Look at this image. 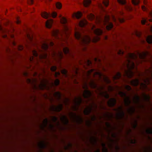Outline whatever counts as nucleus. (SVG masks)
<instances>
[{
    "mask_svg": "<svg viewBox=\"0 0 152 152\" xmlns=\"http://www.w3.org/2000/svg\"><path fill=\"white\" fill-rule=\"evenodd\" d=\"M83 88L85 89L83 94V96L85 99H90L91 97L92 96L91 92L88 90V87L86 82H84L83 86Z\"/></svg>",
    "mask_w": 152,
    "mask_h": 152,
    "instance_id": "7",
    "label": "nucleus"
},
{
    "mask_svg": "<svg viewBox=\"0 0 152 152\" xmlns=\"http://www.w3.org/2000/svg\"><path fill=\"white\" fill-rule=\"evenodd\" d=\"M92 119L93 121H94L96 119V117L95 116H94L92 118Z\"/></svg>",
    "mask_w": 152,
    "mask_h": 152,
    "instance_id": "58",
    "label": "nucleus"
},
{
    "mask_svg": "<svg viewBox=\"0 0 152 152\" xmlns=\"http://www.w3.org/2000/svg\"><path fill=\"white\" fill-rule=\"evenodd\" d=\"M48 119L47 118L45 119L43 121V123H44V127H46L47 126L48 123Z\"/></svg>",
    "mask_w": 152,
    "mask_h": 152,
    "instance_id": "47",
    "label": "nucleus"
},
{
    "mask_svg": "<svg viewBox=\"0 0 152 152\" xmlns=\"http://www.w3.org/2000/svg\"><path fill=\"white\" fill-rule=\"evenodd\" d=\"M146 132L149 134H152V129L151 128L148 129L146 130Z\"/></svg>",
    "mask_w": 152,
    "mask_h": 152,
    "instance_id": "46",
    "label": "nucleus"
},
{
    "mask_svg": "<svg viewBox=\"0 0 152 152\" xmlns=\"http://www.w3.org/2000/svg\"><path fill=\"white\" fill-rule=\"evenodd\" d=\"M54 43L53 42H50V46H53L54 45Z\"/></svg>",
    "mask_w": 152,
    "mask_h": 152,
    "instance_id": "57",
    "label": "nucleus"
},
{
    "mask_svg": "<svg viewBox=\"0 0 152 152\" xmlns=\"http://www.w3.org/2000/svg\"><path fill=\"white\" fill-rule=\"evenodd\" d=\"M144 96L145 100L147 102H149L150 99V97L148 95H147L145 94H144Z\"/></svg>",
    "mask_w": 152,
    "mask_h": 152,
    "instance_id": "37",
    "label": "nucleus"
},
{
    "mask_svg": "<svg viewBox=\"0 0 152 152\" xmlns=\"http://www.w3.org/2000/svg\"><path fill=\"white\" fill-rule=\"evenodd\" d=\"M56 7L58 9H61L62 7V5L59 2H57L56 3Z\"/></svg>",
    "mask_w": 152,
    "mask_h": 152,
    "instance_id": "39",
    "label": "nucleus"
},
{
    "mask_svg": "<svg viewBox=\"0 0 152 152\" xmlns=\"http://www.w3.org/2000/svg\"><path fill=\"white\" fill-rule=\"evenodd\" d=\"M33 0H28V4H32L34 3Z\"/></svg>",
    "mask_w": 152,
    "mask_h": 152,
    "instance_id": "51",
    "label": "nucleus"
},
{
    "mask_svg": "<svg viewBox=\"0 0 152 152\" xmlns=\"http://www.w3.org/2000/svg\"><path fill=\"white\" fill-rule=\"evenodd\" d=\"M71 114L72 116H74L75 118H76L77 121L78 123H80L82 122V119L81 117L79 116H77L75 114L73 115L72 113H71Z\"/></svg>",
    "mask_w": 152,
    "mask_h": 152,
    "instance_id": "30",
    "label": "nucleus"
},
{
    "mask_svg": "<svg viewBox=\"0 0 152 152\" xmlns=\"http://www.w3.org/2000/svg\"><path fill=\"white\" fill-rule=\"evenodd\" d=\"M142 8L143 11H146L148 12V16L149 17L152 18V10H149L148 8L144 6H142Z\"/></svg>",
    "mask_w": 152,
    "mask_h": 152,
    "instance_id": "20",
    "label": "nucleus"
},
{
    "mask_svg": "<svg viewBox=\"0 0 152 152\" xmlns=\"http://www.w3.org/2000/svg\"><path fill=\"white\" fill-rule=\"evenodd\" d=\"M61 73L66 77L67 76V71L65 69H63L61 71Z\"/></svg>",
    "mask_w": 152,
    "mask_h": 152,
    "instance_id": "36",
    "label": "nucleus"
},
{
    "mask_svg": "<svg viewBox=\"0 0 152 152\" xmlns=\"http://www.w3.org/2000/svg\"><path fill=\"white\" fill-rule=\"evenodd\" d=\"M57 15V13L55 12H53L52 14L48 13L46 12H43L41 13L42 17L46 19H47L51 16L53 18H55L56 17Z\"/></svg>",
    "mask_w": 152,
    "mask_h": 152,
    "instance_id": "10",
    "label": "nucleus"
},
{
    "mask_svg": "<svg viewBox=\"0 0 152 152\" xmlns=\"http://www.w3.org/2000/svg\"><path fill=\"white\" fill-rule=\"evenodd\" d=\"M49 83L48 81H42L40 84L39 85V89L43 90L45 88H47V84Z\"/></svg>",
    "mask_w": 152,
    "mask_h": 152,
    "instance_id": "16",
    "label": "nucleus"
},
{
    "mask_svg": "<svg viewBox=\"0 0 152 152\" xmlns=\"http://www.w3.org/2000/svg\"><path fill=\"white\" fill-rule=\"evenodd\" d=\"M60 75V73L59 72H55V76L57 77L58 76Z\"/></svg>",
    "mask_w": 152,
    "mask_h": 152,
    "instance_id": "50",
    "label": "nucleus"
},
{
    "mask_svg": "<svg viewBox=\"0 0 152 152\" xmlns=\"http://www.w3.org/2000/svg\"><path fill=\"white\" fill-rule=\"evenodd\" d=\"M151 79L152 80V72L151 77H146L145 79H143L142 80L144 82L140 83L139 79H136L131 80L130 82V84L134 86H137L140 85V88L141 89H144L147 87V84L150 83V81Z\"/></svg>",
    "mask_w": 152,
    "mask_h": 152,
    "instance_id": "4",
    "label": "nucleus"
},
{
    "mask_svg": "<svg viewBox=\"0 0 152 152\" xmlns=\"http://www.w3.org/2000/svg\"><path fill=\"white\" fill-rule=\"evenodd\" d=\"M118 94L121 97L124 98V101L125 105L129 107L128 110V112L130 114H132L134 112L135 110L134 107L130 106L131 101L129 97H127L126 93L124 91H119L118 92Z\"/></svg>",
    "mask_w": 152,
    "mask_h": 152,
    "instance_id": "6",
    "label": "nucleus"
},
{
    "mask_svg": "<svg viewBox=\"0 0 152 152\" xmlns=\"http://www.w3.org/2000/svg\"><path fill=\"white\" fill-rule=\"evenodd\" d=\"M54 95L57 98L58 100H59L61 98V94L60 92L57 91L54 93Z\"/></svg>",
    "mask_w": 152,
    "mask_h": 152,
    "instance_id": "27",
    "label": "nucleus"
},
{
    "mask_svg": "<svg viewBox=\"0 0 152 152\" xmlns=\"http://www.w3.org/2000/svg\"><path fill=\"white\" fill-rule=\"evenodd\" d=\"M118 19H119V21L120 22H123L124 21V19H120V18H119Z\"/></svg>",
    "mask_w": 152,
    "mask_h": 152,
    "instance_id": "56",
    "label": "nucleus"
},
{
    "mask_svg": "<svg viewBox=\"0 0 152 152\" xmlns=\"http://www.w3.org/2000/svg\"><path fill=\"white\" fill-rule=\"evenodd\" d=\"M40 146L41 148H44L46 147V145L44 142H42L40 144Z\"/></svg>",
    "mask_w": 152,
    "mask_h": 152,
    "instance_id": "42",
    "label": "nucleus"
},
{
    "mask_svg": "<svg viewBox=\"0 0 152 152\" xmlns=\"http://www.w3.org/2000/svg\"><path fill=\"white\" fill-rule=\"evenodd\" d=\"M92 109L93 107L92 106L90 107H88L84 110V114L86 115H89L91 112Z\"/></svg>",
    "mask_w": 152,
    "mask_h": 152,
    "instance_id": "21",
    "label": "nucleus"
},
{
    "mask_svg": "<svg viewBox=\"0 0 152 152\" xmlns=\"http://www.w3.org/2000/svg\"><path fill=\"white\" fill-rule=\"evenodd\" d=\"M59 80L58 79H56L54 82V84L56 86H58L59 84Z\"/></svg>",
    "mask_w": 152,
    "mask_h": 152,
    "instance_id": "40",
    "label": "nucleus"
},
{
    "mask_svg": "<svg viewBox=\"0 0 152 152\" xmlns=\"http://www.w3.org/2000/svg\"><path fill=\"white\" fill-rule=\"evenodd\" d=\"M102 145L103 147L104 148V149L103 150L104 152H107V149H106V148L105 147V144L104 143H102Z\"/></svg>",
    "mask_w": 152,
    "mask_h": 152,
    "instance_id": "49",
    "label": "nucleus"
},
{
    "mask_svg": "<svg viewBox=\"0 0 152 152\" xmlns=\"http://www.w3.org/2000/svg\"><path fill=\"white\" fill-rule=\"evenodd\" d=\"M125 89L128 91H130L132 90V88L129 85H126L125 86Z\"/></svg>",
    "mask_w": 152,
    "mask_h": 152,
    "instance_id": "45",
    "label": "nucleus"
},
{
    "mask_svg": "<svg viewBox=\"0 0 152 152\" xmlns=\"http://www.w3.org/2000/svg\"><path fill=\"white\" fill-rule=\"evenodd\" d=\"M63 106L62 104H60L58 106H53L52 109L54 111L59 112L61 111L63 109Z\"/></svg>",
    "mask_w": 152,
    "mask_h": 152,
    "instance_id": "19",
    "label": "nucleus"
},
{
    "mask_svg": "<svg viewBox=\"0 0 152 152\" xmlns=\"http://www.w3.org/2000/svg\"><path fill=\"white\" fill-rule=\"evenodd\" d=\"M74 101L75 104V105L74 107L75 111L77 110V106L80 105L83 102V100L82 98L79 96L77 98H75Z\"/></svg>",
    "mask_w": 152,
    "mask_h": 152,
    "instance_id": "13",
    "label": "nucleus"
},
{
    "mask_svg": "<svg viewBox=\"0 0 152 152\" xmlns=\"http://www.w3.org/2000/svg\"><path fill=\"white\" fill-rule=\"evenodd\" d=\"M70 100L69 99L66 98L64 101V103L66 105H69Z\"/></svg>",
    "mask_w": 152,
    "mask_h": 152,
    "instance_id": "43",
    "label": "nucleus"
},
{
    "mask_svg": "<svg viewBox=\"0 0 152 152\" xmlns=\"http://www.w3.org/2000/svg\"><path fill=\"white\" fill-rule=\"evenodd\" d=\"M91 0H84L83 4L85 7H88L91 4Z\"/></svg>",
    "mask_w": 152,
    "mask_h": 152,
    "instance_id": "25",
    "label": "nucleus"
},
{
    "mask_svg": "<svg viewBox=\"0 0 152 152\" xmlns=\"http://www.w3.org/2000/svg\"><path fill=\"white\" fill-rule=\"evenodd\" d=\"M31 51V56H29L28 57L29 60L31 62H32L34 61V58L33 56L36 57H39L40 58L42 57V54L39 55L37 51L35 50H32Z\"/></svg>",
    "mask_w": 152,
    "mask_h": 152,
    "instance_id": "9",
    "label": "nucleus"
},
{
    "mask_svg": "<svg viewBox=\"0 0 152 152\" xmlns=\"http://www.w3.org/2000/svg\"><path fill=\"white\" fill-rule=\"evenodd\" d=\"M94 152H100V151L99 149H97V150L95 151Z\"/></svg>",
    "mask_w": 152,
    "mask_h": 152,
    "instance_id": "64",
    "label": "nucleus"
},
{
    "mask_svg": "<svg viewBox=\"0 0 152 152\" xmlns=\"http://www.w3.org/2000/svg\"><path fill=\"white\" fill-rule=\"evenodd\" d=\"M59 32L58 30H56L53 31L52 35L53 36L57 38L58 37V35Z\"/></svg>",
    "mask_w": 152,
    "mask_h": 152,
    "instance_id": "35",
    "label": "nucleus"
},
{
    "mask_svg": "<svg viewBox=\"0 0 152 152\" xmlns=\"http://www.w3.org/2000/svg\"><path fill=\"white\" fill-rule=\"evenodd\" d=\"M148 54V53L144 52H142V53L138 52L137 55L133 53L129 54L127 59V63L126 64L127 68L130 71L131 75H133V73L131 70L135 68V64L131 60L137 62L138 61V58H139L140 59L145 60H146V58Z\"/></svg>",
    "mask_w": 152,
    "mask_h": 152,
    "instance_id": "2",
    "label": "nucleus"
},
{
    "mask_svg": "<svg viewBox=\"0 0 152 152\" xmlns=\"http://www.w3.org/2000/svg\"><path fill=\"white\" fill-rule=\"evenodd\" d=\"M118 53L120 55H123L124 54V52L121 50H120Z\"/></svg>",
    "mask_w": 152,
    "mask_h": 152,
    "instance_id": "55",
    "label": "nucleus"
},
{
    "mask_svg": "<svg viewBox=\"0 0 152 152\" xmlns=\"http://www.w3.org/2000/svg\"><path fill=\"white\" fill-rule=\"evenodd\" d=\"M91 82L89 83L90 87L92 88L96 89L99 91V94L100 96L106 99H108L109 98V94L106 91H103L104 89V86L103 85L102 86H98L92 79H91Z\"/></svg>",
    "mask_w": 152,
    "mask_h": 152,
    "instance_id": "5",
    "label": "nucleus"
},
{
    "mask_svg": "<svg viewBox=\"0 0 152 152\" xmlns=\"http://www.w3.org/2000/svg\"><path fill=\"white\" fill-rule=\"evenodd\" d=\"M146 40L149 44L152 43V36L149 35L146 38Z\"/></svg>",
    "mask_w": 152,
    "mask_h": 152,
    "instance_id": "31",
    "label": "nucleus"
},
{
    "mask_svg": "<svg viewBox=\"0 0 152 152\" xmlns=\"http://www.w3.org/2000/svg\"><path fill=\"white\" fill-rule=\"evenodd\" d=\"M106 124L108 127H110V125L108 123H107Z\"/></svg>",
    "mask_w": 152,
    "mask_h": 152,
    "instance_id": "60",
    "label": "nucleus"
},
{
    "mask_svg": "<svg viewBox=\"0 0 152 152\" xmlns=\"http://www.w3.org/2000/svg\"><path fill=\"white\" fill-rule=\"evenodd\" d=\"M148 20L150 22H151L152 21V19L151 18L148 19V18H143L141 20V22L142 24L144 25L146 23H147Z\"/></svg>",
    "mask_w": 152,
    "mask_h": 152,
    "instance_id": "29",
    "label": "nucleus"
},
{
    "mask_svg": "<svg viewBox=\"0 0 152 152\" xmlns=\"http://www.w3.org/2000/svg\"><path fill=\"white\" fill-rule=\"evenodd\" d=\"M95 75H98L100 80L101 79H102V77H103V80L106 83L108 84L111 83V81L109 79L108 77L105 75H103L100 72H96L93 75L94 76Z\"/></svg>",
    "mask_w": 152,
    "mask_h": 152,
    "instance_id": "8",
    "label": "nucleus"
},
{
    "mask_svg": "<svg viewBox=\"0 0 152 152\" xmlns=\"http://www.w3.org/2000/svg\"><path fill=\"white\" fill-rule=\"evenodd\" d=\"M88 24V22L86 20H82L80 21L79 25L81 27H85Z\"/></svg>",
    "mask_w": 152,
    "mask_h": 152,
    "instance_id": "23",
    "label": "nucleus"
},
{
    "mask_svg": "<svg viewBox=\"0 0 152 152\" xmlns=\"http://www.w3.org/2000/svg\"><path fill=\"white\" fill-rule=\"evenodd\" d=\"M113 20L115 22H116V19H115V18L114 17H113Z\"/></svg>",
    "mask_w": 152,
    "mask_h": 152,
    "instance_id": "59",
    "label": "nucleus"
},
{
    "mask_svg": "<svg viewBox=\"0 0 152 152\" xmlns=\"http://www.w3.org/2000/svg\"><path fill=\"white\" fill-rule=\"evenodd\" d=\"M17 23L18 24H19V23H20V21L18 19L17 20Z\"/></svg>",
    "mask_w": 152,
    "mask_h": 152,
    "instance_id": "61",
    "label": "nucleus"
},
{
    "mask_svg": "<svg viewBox=\"0 0 152 152\" xmlns=\"http://www.w3.org/2000/svg\"><path fill=\"white\" fill-rule=\"evenodd\" d=\"M132 3L134 5H137L140 2V0H132Z\"/></svg>",
    "mask_w": 152,
    "mask_h": 152,
    "instance_id": "38",
    "label": "nucleus"
},
{
    "mask_svg": "<svg viewBox=\"0 0 152 152\" xmlns=\"http://www.w3.org/2000/svg\"><path fill=\"white\" fill-rule=\"evenodd\" d=\"M61 22L62 24H65L67 23V20L65 18L61 17Z\"/></svg>",
    "mask_w": 152,
    "mask_h": 152,
    "instance_id": "33",
    "label": "nucleus"
},
{
    "mask_svg": "<svg viewBox=\"0 0 152 152\" xmlns=\"http://www.w3.org/2000/svg\"><path fill=\"white\" fill-rule=\"evenodd\" d=\"M74 36L75 38L78 41L82 47V49L84 51L87 50V46L91 42H96L100 40L99 37H91L88 35H82L77 31H75Z\"/></svg>",
    "mask_w": 152,
    "mask_h": 152,
    "instance_id": "1",
    "label": "nucleus"
},
{
    "mask_svg": "<svg viewBox=\"0 0 152 152\" xmlns=\"http://www.w3.org/2000/svg\"><path fill=\"white\" fill-rule=\"evenodd\" d=\"M140 100V97L138 96H136L134 99V103L137 104L139 103Z\"/></svg>",
    "mask_w": 152,
    "mask_h": 152,
    "instance_id": "34",
    "label": "nucleus"
},
{
    "mask_svg": "<svg viewBox=\"0 0 152 152\" xmlns=\"http://www.w3.org/2000/svg\"><path fill=\"white\" fill-rule=\"evenodd\" d=\"M103 4L106 7H107L109 4V1L108 0H104L102 2Z\"/></svg>",
    "mask_w": 152,
    "mask_h": 152,
    "instance_id": "41",
    "label": "nucleus"
},
{
    "mask_svg": "<svg viewBox=\"0 0 152 152\" xmlns=\"http://www.w3.org/2000/svg\"><path fill=\"white\" fill-rule=\"evenodd\" d=\"M57 118L56 116L53 117V120L54 122H56L57 121Z\"/></svg>",
    "mask_w": 152,
    "mask_h": 152,
    "instance_id": "52",
    "label": "nucleus"
},
{
    "mask_svg": "<svg viewBox=\"0 0 152 152\" xmlns=\"http://www.w3.org/2000/svg\"><path fill=\"white\" fill-rule=\"evenodd\" d=\"M23 48L22 46H20L19 47H18V49L19 50H23Z\"/></svg>",
    "mask_w": 152,
    "mask_h": 152,
    "instance_id": "54",
    "label": "nucleus"
},
{
    "mask_svg": "<svg viewBox=\"0 0 152 152\" xmlns=\"http://www.w3.org/2000/svg\"><path fill=\"white\" fill-rule=\"evenodd\" d=\"M75 16L77 19L80 18L82 16V14L81 12H78L74 14Z\"/></svg>",
    "mask_w": 152,
    "mask_h": 152,
    "instance_id": "32",
    "label": "nucleus"
},
{
    "mask_svg": "<svg viewBox=\"0 0 152 152\" xmlns=\"http://www.w3.org/2000/svg\"><path fill=\"white\" fill-rule=\"evenodd\" d=\"M41 47L45 51H47L49 47L48 45L46 42L43 43L41 45Z\"/></svg>",
    "mask_w": 152,
    "mask_h": 152,
    "instance_id": "26",
    "label": "nucleus"
},
{
    "mask_svg": "<svg viewBox=\"0 0 152 152\" xmlns=\"http://www.w3.org/2000/svg\"><path fill=\"white\" fill-rule=\"evenodd\" d=\"M118 1L121 4L124 5V7L126 10L128 11H131L132 10L131 7L126 4L125 0H118Z\"/></svg>",
    "mask_w": 152,
    "mask_h": 152,
    "instance_id": "15",
    "label": "nucleus"
},
{
    "mask_svg": "<svg viewBox=\"0 0 152 152\" xmlns=\"http://www.w3.org/2000/svg\"><path fill=\"white\" fill-rule=\"evenodd\" d=\"M27 37L28 39L31 41L32 42L33 40V37L28 34H27Z\"/></svg>",
    "mask_w": 152,
    "mask_h": 152,
    "instance_id": "44",
    "label": "nucleus"
},
{
    "mask_svg": "<svg viewBox=\"0 0 152 152\" xmlns=\"http://www.w3.org/2000/svg\"><path fill=\"white\" fill-rule=\"evenodd\" d=\"M53 54V55L56 58H55V60H56L57 58H58L59 60H60L64 57V55H63L61 50H58V52H57L54 51Z\"/></svg>",
    "mask_w": 152,
    "mask_h": 152,
    "instance_id": "14",
    "label": "nucleus"
},
{
    "mask_svg": "<svg viewBox=\"0 0 152 152\" xmlns=\"http://www.w3.org/2000/svg\"><path fill=\"white\" fill-rule=\"evenodd\" d=\"M63 51L64 54L68 57H73V55L72 52H71L68 48L66 47L63 46ZM64 54V53H63Z\"/></svg>",
    "mask_w": 152,
    "mask_h": 152,
    "instance_id": "11",
    "label": "nucleus"
},
{
    "mask_svg": "<svg viewBox=\"0 0 152 152\" xmlns=\"http://www.w3.org/2000/svg\"><path fill=\"white\" fill-rule=\"evenodd\" d=\"M121 77V74L120 72L116 73L115 75L112 76V78L113 80L119 79Z\"/></svg>",
    "mask_w": 152,
    "mask_h": 152,
    "instance_id": "24",
    "label": "nucleus"
},
{
    "mask_svg": "<svg viewBox=\"0 0 152 152\" xmlns=\"http://www.w3.org/2000/svg\"><path fill=\"white\" fill-rule=\"evenodd\" d=\"M137 121H135V125H134V128L136 127V126H137Z\"/></svg>",
    "mask_w": 152,
    "mask_h": 152,
    "instance_id": "62",
    "label": "nucleus"
},
{
    "mask_svg": "<svg viewBox=\"0 0 152 152\" xmlns=\"http://www.w3.org/2000/svg\"><path fill=\"white\" fill-rule=\"evenodd\" d=\"M53 23V21L52 19L48 20L46 22V26L49 28H51Z\"/></svg>",
    "mask_w": 152,
    "mask_h": 152,
    "instance_id": "22",
    "label": "nucleus"
},
{
    "mask_svg": "<svg viewBox=\"0 0 152 152\" xmlns=\"http://www.w3.org/2000/svg\"><path fill=\"white\" fill-rule=\"evenodd\" d=\"M57 69V67L56 66H53L50 68L51 70L53 72L55 71Z\"/></svg>",
    "mask_w": 152,
    "mask_h": 152,
    "instance_id": "48",
    "label": "nucleus"
},
{
    "mask_svg": "<svg viewBox=\"0 0 152 152\" xmlns=\"http://www.w3.org/2000/svg\"><path fill=\"white\" fill-rule=\"evenodd\" d=\"M88 19L90 20H95L97 22V24L100 25L102 27L104 26V28H105L107 30H110L113 27V23L110 22V17L107 15H105L103 18L101 17L97 18L92 14H90L88 15Z\"/></svg>",
    "mask_w": 152,
    "mask_h": 152,
    "instance_id": "3",
    "label": "nucleus"
},
{
    "mask_svg": "<svg viewBox=\"0 0 152 152\" xmlns=\"http://www.w3.org/2000/svg\"><path fill=\"white\" fill-rule=\"evenodd\" d=\"M91 72L89 71L88 73L87 74V78L88 79H90V75L91 74Z\"/></svg>",
    "mask_w": 152,
    "mask_h": 152,
    "instance_id": "53",
    "label": "nucleus"
},
{
    "mask_svg": "<svg viewBox=\"0 0 152 152\" xmlns=\"http://www.w3.org/2000/svg\"><path fill=\"white\" fill-rule=\"evenodd\" d=\"M88 63L89 64H91V61L89 60H88Z\"/></svg>",
    "mask_w": 152,
    "mask_h": 152,
    "instance_id": "63",
    "label": "nucleus"
},
{
    "mask_svg": "<svg viewBox=\"0 0 152 152\" xmlns=\"http://www.w3.org/2000/svg\"><path fill=\"white\" fill-rule=\"evenodd\" d=\"M61 120L65 125H67L69 123V120L65 116H63L61 118Z\"/></svg>",
    "mask_w": 152,
    "mask_h": 152,
    "instance_id": "28",
    "label": "nucleus"
},
{
    "mask_svg": "<svg viewBox=\"0 0 152 152\" xmlns=\"http://www.w3.org/2000/svg\"><path fill=\"white\" fill-rule=\"evenodd\" d=\"M116 103V100L114 98H111L107 102L108 106L111 107H114Z\"/></svg>",
    "mask_w": 152,
    "mask_h": 152,
    "instance_id": "17",
    "label": "nucleus"
},
{
    "mask_svg": "<svg viewBox=\"0 0 152 152\" xmlns=\"http://www.w3.org/2000/svg\"><path fill=\"white\" fill-rule=\"evenodd\" d=\"M117 110L119 112V113L117 114V118L118 119L122 118L125 115V113L123 110L122 107L121 106L119 107Z\"/></svg>",
    "mask_w": 152,
    "mask_h": 152,
    "instance_id": "18",
    "label": "nucleus"
},
{
    "mask_svg": "<svg viewBox=\"0 0 152 152\" xmlns=\"http://www.w3.org/2000/svg\"><path fill=\"white\" fill-rule=\"evenodd\" d=\"M91 30L97 36L100 35L103 33L102 30L100 28H96L94 25H93L91 27Z\"/></svg>",
    "mask_w": 152,
    "mask_h": 152,
    "instance_id": "12",
    "label": "nucleus"
}]
</instances>
